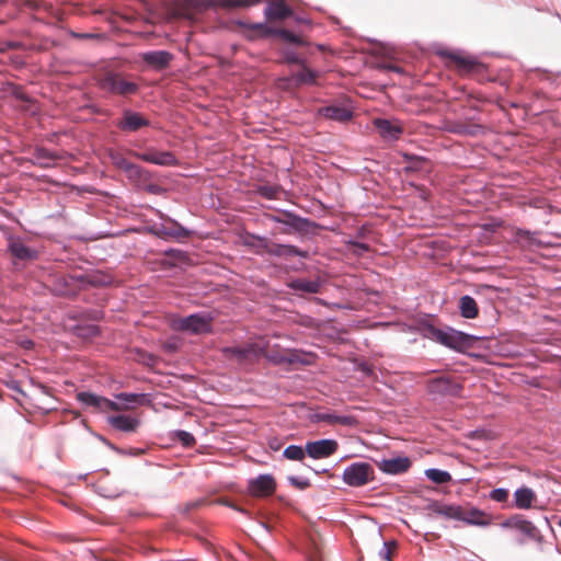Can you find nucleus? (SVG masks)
Returning <instances> with one entry per match:
<instances>
[{
  "mask_svg": "<svg viewBox=\"0 0 561 561\" xmlns=\"http://www.w3.org/2000/svg\"><path fill=\"white\" fill-rule=\"evenodd\" d=\"M424 332L426 337L432 339L442 345L460 353H465L469 348H472L474 344L482 339L481 336L468 334L450 327L440 329L434 327L433 324L426 325L424 328Z\"/></svg>",
  "mask_w": 561,
  "mask_h": 561,
  "instance_id": "obj_1",
  "label": "nucleus"
},
{
  "mask_svg": "<svg viewBox=\"0 0 561 561\" xmlns=\"http://www.w3.org/2000/svg\"><path fill=\"white\" fill-rule=\"evenodd\" d=\"M270 219L276 224L283 225L282 232L285 234L298 233L301 236H314L317 230L322 228L318 222L300 217L290 210H280L276 215H271Z\"/></svg>",
  "mask_w": 561,
  "mask_h": 561,
  "instance_id": "obj_2",
  "label": "nucleus"
},
{
  "mask_svg": "<svg viewBox=\"0 0 561 561\" xmlns=\"http://www.w3.org/2000/svg\"><path fill=\"white\" fill-rule=\"evenodd\" d=\"M99 87L106 93L122 98L135 95L139 91L138 83L115 71L105 72L99 80Z\"/></svg>",
  "mask_w": 561,
  "mask_h": 561,
  "instance_id": "obj_3",
  "label": "nucleus"
},
{
  "mask_svg": "<svg viewBox=\"0 0 561 561\" xmlns=\"http://www.w3.org/2000/svg\"><path fill=\"white\" fill-rule=\"evenodd\" d=\"M375 478L374 467L369 462L356 461L348 465L342 474L345 484L352 488L366 485Z\"/></svg>",
  "mask_w": 561,
  "mask_h": 561,
  "instance_id": "obj_4",
  "label": "nucleus"
},
{
  "mask_svg": "<svg viewBox=\"0 0 561 561\" xmlns=\"http://www.w3.org/2000/svg\"><path fill=\"white\" fill-rule=\"evenodd\" d=\"M427 393L432 400H442L445 398H456L461 396L462 386L449 377L439 376L432 378L426 383Z\"/></svg>",
  "mask_w": 561,
  "mask_h": 561,
  "instance_id": "obj_5",
  "label": "nucleus"
},
{
  "mask_svg": "<svg viewBox=\"0 0 561 561\" xmlns=\"http://www.w3.org/2000/svg\"><path fill=\"white\" fill-rule=\"evenodd\" d=\"M174 328L193 334L209 333L211 331V317L205 312L193 313L175 321Z\"/></svg>",
  "mask_w": 561,
  "mask_h": 561,
  "instance_id": "obj_6",
  "label": "nucleus"
},
{
  "mask_svg": "<svg viewBox=\"0 0 561 561\" xmlns=\"http://www.w3.org/2000/svg\"><path fill=\"white\" fill-rule=\"evenodd\" d=\"M115 126L124 133H136L144 127H149L150 121L139 112L125 108L121 118L115 122Z\"/></svg>",
  "mask_w": 561,
  "mask_h": 561,
  "instance_id": "obj_7",
  "label": "nucleus"
},
{
  "mask_svg": "<svg viewBox=\"0 0 561 561\" xmlns=\"http://www.w3.org/2000/svg\"><path fill=\"white\" fill-rule=\"evenodd\" d=\"M373 125L380 138L387 142L399 140L404 131L402 124L398 119L377 117L373 121Z\"/></svg>",
  "mask_w": 561,
  "mask_h": 561,
  "instance_id": "obj_8",
  "label": "nucleus"
},
{
  "mask_svg": "<svg viewBox=\"0 0 561 561\" xmlns=\"http://www.w3.org/2000/svg\"><path fill=\"white\" fill-rule=\"evenodd\" d=\"M339 443L333 438L308 440L306 443L307 456L312 459H323L336 453Z\"/></svg>",
  "mask_w": 561,
  "mask_h": 561,
  "instance_id": "obj_9",
  "label": "nucleus"
},
{
  "mask_svg": "<svg viewBox=\"0 0 561 561\" xmlns=\"http://www.w3.org/2000/svg\"><path fill=\"white\" fill-rule=\"evenodd\" d=\"M80 285L79 275H62L56 278L53 291L60 297L73 298L81 291Z\"/></svg>",
  "mask_w": 561,
  "mask_h": 561,
  "instance_id": "obj_10",
  "label": "nucleus"
},
{
  "mask_svg": "<svg viewBox=\"0 0 561 561\" xmlns=\"http://www.w3.org/2000/svg\"><path fill=\"white\" fill-rule=\"evenodd\" d=\"M222 354L228 359L243 364L259 358L261 348L256 344L249 343L242 346H227L222 348Z\"/></svg>",
  "mask_w": 561,
  "mask_h": 561,
  "instance_id": "obj_11",
  "label": "nucleus"
},
{
  "mask_svg": "<svg viewBox=\"0 0 561 561\" xmlns=\"http://www.w3.org/2000/svg\"><path fill=\"white\" fill-rule=\"evenodd\" d=\"M248 491L256 497H266L276 491V481L270 473L260 474L248 481Z\"/></svg>",
  "mask_w": 561,
  "mask_h": 561,
  "instance_id": "obj_12",
  "label": "nucleus"
},
{
  "mask_svg": "<svg viewBox=\"0 0 561 561\" xmlns=\"http://www.w3.org/2000/svg\"><path fill=\"white\" fill-rule=\"evenodd\" d=\"M135 156L144 162L160 167H175L179 164L178 158L171 151H160L154 148H149L145 152L136 153Z\"/></svg>",
  "mask_w": 561,
  "mask_h": 561,
  "instance_id": "obj_13",
  "label": "nucleus"
},
{
  "mask_svg": "<svg viewBox=\"0 0 561 561\" xmlns=\"http://www.w3.org/2000/svg\"><path fill=\"white\" fill-rule=\"evenodd\" d=\"M77 400L84 407H92L101 411L105 409L119 411L122 409L119 403L88 391L78 392Z\"/></svg>",
  "mask_w": 561,
  "mask_h": 561,
  "instance_id": "obj_14",
  "label": "nucleus"
},
{
  "mask_svg": "<svg viewBox=\"0 0 561 561\" xmlns=\"http://www.w3.org/2000/svg\"><path fill=\"white\" fill-rule=\"evenodd\" d=\"M146 66L154 71L167 69L173 60V55L168 50H148L140 54Z\"/></svg>",
  "mask_w": 561,
  "mask_h": 561,
  "instance_id": "obj_15",
  "label": "nucleus"
},
{
  "mask_svg": "<svg viewBox=\"0 0 561 561\" xmlns=\"http://www.w3.org/2000/svg\"><path fill=\"white\" fill-rule=\"evenodd\" d=\"M249 28L254 31H260L264 36H279L285 42L301 46L304 45V41L300 36L296 35L291 31L285 28H273L265 23H252L249 25Z\"/></svg>",
  "mask_w": 561,
  "mask_h": 561,
  "instance_id": "obj_16",
  "label": "nucleus"
},
{
  "mask_svg": "<svg viewBox=\"0 0 561 561\" xmlns=\"http://www.w3.org/2000/svg\"><path fill=\"white\" fill-rule=\"evenodd\" d=\"M411 467V460L407 456L383 458L378 462V468L386 474L397 476L404 473Z\"/></svg>",
  "mask_w": 561,
  "mask_h": 561,
  "instance_id": "obj_17",
  "label": "nucleus"
},
{
  "mask_svg": "<svg viewBox=\"0 0 561 561\" xmlns=\"http://www.w3.org/2000/svg\"><path fill=\"white\" fill-rule=\"evenodd\" d=\"M8 251L10 254L20 261H33L38 257V251L34 248H30L18 238H10L8 243Z\"/></svg>",
  "mask_w": 561,
  "mask_h": 561,
  "instance_id": "obj_18",
  "label": "nucleus"
},
{
  "mask_svg": "<svg viewBox=\"0 0 561 561\" xmlns=\"http://www.w3.org/2000/svg\"><path fill=\"white\" fill-rule=\"evenodd\" d=\"M79 276L81 290L89 287H105L113 283V277L102 271H93L87 274H80Z\"/></svg>",
  "mask_w": 561,
  "mask_h": 561,
  "instance_id": "obj_19",
  "label": "nucleus"
},
{
  "mask_svg": "<svg viewBox=\"0 0 561 561\" xmlns=\"http://www.w3.org/2000/svg\"><path fill=\"white\" fill-rule=\"evenodd\" d=\"M268 255L276 256V257H283V259H289L294 256H298L301 259H307L309 253L306 250H301L293 244H282L273 242L270 248Z\"/></svg>",
  "mask_w": 561,
  "mask_h": 561,
  "instance_id": "obj_20",
  "label": "nucleus"
},
{
  "mask_svg": "<svg viewBox=\"0 0 561 561\" xmlns=\"http://www.w3.org/2000/svg\"><path fill=\"white\" fill-rule=\"evenodd\" d=\"M501 526L503 528H514L522 533L528 538L534 539L537 536V527L529 520L522 518L520 516H513L504 520Z\"/></svg>",
  "mask_w": 561,
  "mask_h": 561,
  "instance_id": "obj_21",
  "label": "nucleus"
},
{
  "mask_svg": "<svg viewBox=\"0 0 561 561\" xmlns=\"http://www.w3.org/2000/svg\"><path fill=\"white\" fill-rule=\"evenodd\" d=\"M267 20H284L293 15L291 9L284 0L270 1L264 10Z\"/></svg>",
  "mask_w": 561,
  "mask_h": 561,
  "instance_id": "obj_22",
  "label": "nucleus"
},
{
  "mask_svg": "<svg viewBox=\"0 0 561 561\" xmlns=\"http://www.w3.org/2000/svg\"><path fill=\"white\" fill-rule=\"evenodd\" d=\"M107 422L115 430L125 433L135 432L140 424L138 419L125 414L108 416Z\"/></svg>",
  "mask_w": 561,
  "mask_h": 561,
  "instance_id": "obj_23",
  "label": "nucleus"
},
{
  "mask_svg": "<svg viewBox=\"0 0 561 561\" xmlns=\"http://www.w3.org/2000/svg\"><path fill=\"white\" fill-rule=\"evenodd\" d=\"M447 130L461 136H478L483 134V126L480 124H468L462 121L449 122Z\"/></svg>",
  "mask_w": 561,
  "mask_h": 561,
  "instance_id": "obj_24",
  "label": "nucleus"
},
{
  "mask_svg": "<svg viewBox=\"0 0 561 561\" xmlns=\"http://www.w3.org/2000/svg\"><path fill=\"white\" fill-rule=\"evenodd\" d=\"M313 420L316 422H324L330 425L341 424L344 426H354L356 424V419L352 415H340L328 412L316 413Z\"/></svg>",
  "mask_w": 561,
  "mask_h": 561,
  "instance_id": "obj_25",
  "label": "nucleus"
},
{
  "mask_svg": "<svg viewBox=\"0 0 561 561\" xmlns=\"http://www.w3.org/2000/svg\"><path fill=\"white\" fill-rule=\"evenodd\" d=\"M430 510L440 516L448 519L460 520L462 517V507L454 504L433 503L430 505Z\"/></svg>",
  "mask_w": 561,
  "mask_h": 561,
  "instance_id": "obj_26",
  "label": "nucleus"
},
{
  "mask_svg": "<svg viewBox=\"0 0 561 561\" xmlns=\"http://www.w3.org/2000/svg\"><path fill=\"white\" fill-rule=\"evenodd\" d=\"M288 287L295 293L318 294L321 282L319 279L295 278L288 283Z\"/></svg>",
  "mask_w": 561,
  "mask_h": 561,
  "instance_id": "obj_27",
  "label": "nucleus"
},
{
  "mask_svg": "<svg viewBox=\"0 0 561 561\" xmlns=\"http://www.w3.org/2000/svg\"><path fill=\"white\" fill-rule=\"evenodd\" d=\"M462 517L463 518H460V520L468 525L482 526V527L490 525V520L486 517L485 513L476 507H470L469 510L463 508Z\"/></svg>",
  "mask_w": 561,
  "mask_h": 561,
  "instance_id": "obj_28",
  "label": "nucleus"
},
{
  "mask_svg": "<svg viewBox=\"0 0 561 561\" xmlns=\"http://www.w3.org/2000/svg\"><path fill=\"white\" fill-rule=\"evenodd\" d=\"M513 496L514 505L519 510L529 508L536 497L535 492L527 486H522L515 490Z\"/></svg>",
  "mask_w": 561,
  "mask_h": 561,
  "instance_id": "obj_29",
  "label": "nucleus"
},
{
  "mask_svg": "<svg viewBox=\"0 0 561 561\" xmlns=\"http://www.w3.org/2000/svg\"><path fill=\"white\" fill-rule=\"evenodd\" d=\"M459 310L461 317L474 319L479 313L477 301L469 295H465L459 300Z\"/></svg>",
  "mask_w": 561,
  "mask_h": 561,
  "instance_id": "obj_30",
  "label": "nucleus"
},
{
  "mask_svg": "<svg viewBox=\"0 0 561 561\" xmlns=\"http://www.w3.org/2000/svg\"><path fill=\"white\" fill-rule=\"evenodd\" d=\"M323 115L333 121L346 122L351 119L353 114L344 106L330 105L323 108Z\"/></svg>",
  "mask_w": 561,
  "mask_h": 561,
  "instance_id": "obj_31",
  "label": "nucleus"
},
{
  "mask_svg": "<svg viewBox=\"0 0 561 561\" xmlns=\"http://www.w3.org/2000/svg\"><path fill=\"white\" fill-rule=\"evenodd\" d=\"M167 221V231H173V234H167V239H175L181 240L188 238L192 234V231L187 228L183 227L181 224H179L176 220L165 216Z\"/></svg>",
  "mask_w": 561,
  "mask_h": 561,
  "instance_id": "obj_32",
  "label": "nucleus"
},
{
  "mask_svg": "<svg viewBox=\"0 0 561 561\" xmlns=\"http://www.w3.org/2000/svg\"><path fill=\"white\" fill-rule=\"evenodd\" d=\"M445 55L456 62L460 71L471 72L480 65L476 59L470 57H462L457 53H447Z\"/></svg>",
  "mask_w": 561,
  "mask_h": 561,
  "instance_id": "obj_33",
  "label": "nucleus"
},
{
  "mask_svg": "<svg viewBox=\"0 0 561 561\" xmlns=\"http://www.w3.org/2000/svg\"><path fill=\"white\" fill-rule=\"evenodd\" d=\"M71 332L78 337L91 339L100 334V329L95 324L82 323L73 325Z\"/></svg>",
  "mask_w": 561,
  "mask_h": 561,
  "instance_id": "obj_34",
  "label": "nucleus"
},
{
  "mask_svg": "<svg viewBox=\"0 0 561 561\" xmlns=\"http://www.w3.org/2000/svg\"><path fill=\"white\" fill-rule=\"evenodd\" d=\"M318 77V72L309 69L302 64V68L293 75V79L295 80L297 85L301 84H313Z\"/></svg>",
  "mask_w": 561,
  "mask_h": 561,
  "instance_id": "obj_35",
  "label": "nucleus"
},
{
  "mask_svg": "<svg viewBox=\"0 0 561 561\" xmlns=\"http://www.w3.org/2000/svg\"><path fill=\"white\" fill-rule=\"evenodd\" d=\"M147 394L145 393H131V392H119L115 394V399L118 401H122L126 404V407L129 405H141L144 404L146 400Z\"/></svg>",
  "mask_w": 561,
  "mask_h": 561,
  "instance_id": "obj_36",
  "label": "nucleus"
},
{
  "mask_svg": "<svg viewBox=\"0 0 561 561\" xmlns=\"http://www.w3.org/2000/svg\"><path fill=\"white\" fill-rule=\"evenodd\" d=\"M306 455V446L302 447L300 445H288L283 451L284 458L294 461H302Z\"/></svg>",
  "mask_w": 561,
  "mask_h": 561,
  "instance_id": "obj_37",
  "label": "nucleus"
},
{
  "mask_svg": "<svg viewBox=\"0 0 561 561\" xmlns=\"http://www.w3.org/2000/svg\"><path fill=\"white\" fill-rule=\"evenodd\" d=\"M425 476L432 482L437 484H445L451 480V476L446 470H440L437 468H430L425 470Z\"/></svg>",
  "mask_w": 561,
  "mask_h": 561,
  "instance_id": "obj_38",
  "label": "nucleus"
},
{
  "mask_svg": "<svg viewBox=\"0 0 561 561\" xmlns=\"http://www.w3.org/2000/svg\"><path fill=\"white\" fill-rule=\"evenodd\" d=\"M267 359L275 365L302 363L297 354L283 355L280 353L268 354Z\"/></svg>",
  "mask_w": 561,
  "mask_h": 561,
  "instance_id": "obj_39",
  "label": "nucleus"
},
{
  "mask_svg": "<svg viewBox=\"0 0 561 561\" xmlns=\"http://www.w3.org/2000/svg\"><path fill=\"white\" fill-rule=\"evenodd\" d=\"M159 216L163 221L151 225L148 231L156 237L167 239V234H173V231H167L165 216L160 211Z\"/></svg>",
  "mask_w": 561,
  "mask_h": 561,
  "instance_id": "obj_40",
  "label": "nucleus"
},
{
  "mask_svg": "<svg viewBox=\"0 0 561 561\" xmlns=\"http://www.w3.org/2000/svg\"><path fill=\"white\" fill-rule=\"evenodd\" d=\"M256 192L260 196L266 199H275L279 194V187L277 185H259Z\"/></svg>",
  "mask_w": 561,
  "mask_h": 561,
  "instance_id": "obj_41",
  "label": "nucleus"
},
{
  "mask_svg": "<svg viewBox=\"0 0 561 561\" xmlns=\"http://www.w3.org/2000/svg\"><path fill=\"white\" fill-rule=\"evenodd\" d=\"M259 2L260 0H218V3L226 8H248Z\"/></svg>",
  "mask_w": 561,
  "mask_h": 561,
  "instance_id": "obj_42",
  "label": "nucleus"
},
{
  "mask_svg": "<svg viewBox=\"0 0 561 561\" xmlns=\"http://www.w3.org/2000/svg\"><path fill=\"white\" fill-rule=\"evenodd\" d=\"M252 238L255 242L251 243V245L257 248V253L268 254L273 242L262 236H252Z\"/></svg>",
  "mask_w": 561,
  "mask_h": 561,
  "instance_id": "obj_43",
  "label": "nucleus"
},
{
  "mask_svg": "<svg viewBox=\"0 0 561 561\" xmlns=\"http://www.w3.org/2000/svg\"><path fill=\"white\" fill-rule=\"evenodd\" d=\"M346 244L353 248V254L357 256H362L363 254L370 251V247L368 243L357 241L355 239H350L346 241Z\"/></svg>",
  "mask_w": 561,
  "mask_h": 561,
  "instance_id": "obj_44",
  "label": "nucleus"
},
{
  "mask_svg": "<svg viewBox=\"0 0 561 561\" xmlns=\"http://www.w3.org/2000/svg\"><path fill=\"white\" fill-rule=\"evenodd\" d=\"M508 490L507 489H504V488H496V489H493L490 491L489 493V497L494 501V502H499V503H503V502H506L507 499H508Z\"/></svg>",
  "mask_w": 561,
  "mask_h": 561,
  "instance_id": "obj_45",
  "label": "nucleus"
},
{
  "mask_svg": "<svg viewBox=\"0 0 561 561\" xmlns=\"http://www.w3.org/2000/svg\"><path fill=\"white\" fill-rule=\"evenodd\" d=\"M125 174L130 181L136 182L139 178L147 176V170L134 163Z\"/></svg>",
  "mask_w": 561,
  "mask_h": 561,
  "instance_id": "obj_46",
  "label": "nucleus"
},
{
  "mask_svg": "<svg viewBox=\"0 0 561 561\" xmlns=\"http://www.w3.org/2000/svg\"><path fill=\"white\" fill-rule=\"evenodd\" d=\"M178 440L185 447H190L195 443V437L190 432L179 430L175 433Z\"/></svg>",
  "mask_w": 561,
  "mask_h": 561,
  "instance_id": "obj_47",
  "label": "nucleus"
},
{
  "mask_svg": "<svg viewBox=\"0 0 561 561\" xmlns=\"http://www.w3.org/2000/svg\"><path fill=\"white\" fill-rule=\"evenodd\" d=\"M287 480L290 485L296 486L299 490H306L310 486V481L307 478L289 476Z\"/></svg>",
  "mask_w": 561,
  "mask_h": 561,
  "instance_id": "obj_48",
  "label": "nucleus"
},
{
  "mask_svg": "<svg viewBox=\"0 0 561 561\" xmlns=\"http://www.w3.org/2000/svg\"><path fill=\"white\" fill-rule=\"evenodd\" d=\"M113 163L125 173L129 170V167L134 164L121 154L113 157Z\"/></svg>",
  "mask_w": 561,
  "mask_h": 561,
  "instance_id": "obj_49",
  "label": "nucleus"
},
{
  "mask_svg": "<svg viewBox=\"0 0 561 561\" xmlns=\"http://www.w3.org/2000/svg\"><path fill=\"white\" fill-rule=\"evenodd\" d=\"M144 191L152 195H162L165 193V190L161 185L152 182L146 184Z\"/></svg>",
  "mask_w": 561,
  "mask_h": 561,
  "instance_id": "obj_50",
  "label": "nucleus"
},
{
  "mask_svg": "<svg viewBox=\"0 0 561 561\" xmlns=\"http://www.w3.org/2000/svg\"><path fill=\"white\" fill-rule=\"evenodd\" d=\"M285 60L288 64H296V65H302L304 64V61L300 58V56L296 51H294V50H287L285 53Z\"/></svg>",
  "mask_w": 561,
  "mask_h": 561,
  "instance_id": "obj_51",
  "label": "nucleus"
},
{
  "mask_svg": "<svg viewBox=\"0 0 561 561\" xmlns=\"http://www.w3.org/2000/svg\"><path fill=\"white\" fill-rule=\"evenodd\" d=\"M164 254L173 256L176 260H184L186 257V253L184 251L173 248L165 250Z\"/></svg>",
  "mask_w": 561,
  "mask_h": 561,
  "instance_id": "obj_52",
  "label": "nucleus"
},
{
  "mask_svg": "<svg viewBox=\"0 0 561 561\" xmlns=\"http://www.w3.org/2000/svg\"><path fill=\"white\" fill-rule=\"evenodd\" d=\"M150 180L151 173L147 170V176L139 178L136 182H134V184L138 190L144 191L146 184H148Z\"/></svg>",
  "mask_w": 561,
  "mask_h": 561,
  "instance_id": "obj_53",
  "label": "nucleus"
},
{
  "mask_svg": "<svg viewBox=\"0 0 561 561\" xmlns=\"http://www.w3.org/2000/svg\"><path fill=\"white\" fill-rule=\"evenodd\" d=\"M390 545H394V542H383V546L379 551V556L387 561H390Z\"/></svg>",
  "mask_w": 561,
  "mask_h": 561,
  "instance_id": "obj_54",
  "label": "nucleus"
},
{
  "mask_svg": "<svg viewBox=\"0 0 561 561\" xmlns=\"http://www.w3.org/2000/svg\"><path fill=\"white\" fill-rule=\"evenodd\" d=\"M531 234L533 233L529 230H525V229H522V228H517L515 230V238L517 240L529 239Z\"/></svg>",
  "mask_w": 561,
  "mask_h": 561,
  "instance_id": "obj_55",
  "label": "nucleus"
},
{
  "mask_svg": "<svg viewBox=\"0 0 561 561\" xmlns=\"http://www.w3.org/2000/svg\"><path fill=\"white\" fill-rule=\"evenodd\" d=\"M71 35L76 38H81V39L95 38V37L100 36L99 34H94V33H76V32H72Z\"/></svg>",
  "mask_w": 561,
  "mask_h": 561,
  "instance_id": "obj_56",
  "label": "nucleus"
},
{
  "mask_svg": "<svg viewBox=\"0 0 561 561\" xmlns=\"http://www.w3.org/2000/svg\"><path fill=\"white\" fill-rule=\"evenodd\" d=\"M37 157H38V158H46V157H49V158H50L51 156H49V154H48V151H47V150H45V149H39V150H37Z\"/></svg>",
  "mask_w": 561,
  "mask_h": 561,
  "instance_id": "obj_57",
  "label": "nucleus"
},
{
  "mask_svg": "<svg viewBox=\"0 0 561 561\" xmlns=\"http://www.w3.org/2000/svg\"><path fill=\"white\" fill-rule=\"evenodd\" d=\"M387 68L391 71H396V72H402V69L398 66H394V65H389L387 66Z\"/></svg>",
  "mask_w": 561,
  "mask_h": 561,
  "instance_id": "obj_58",
  "label": "nucleus"
},
{
  "mask_svg": "<svg viewBox=\"0 0 561 561\" xmlns=\"http://www.w3.org/2000/svg\"><path fill=\"white\" fill-rule=\"evenodd\" d=\"M297 23L310 24V21L306 18L296 16Z\"/></svg>",
  "mask_w": 561,
  "mask_h": 561,
  "instance_id": "obj_59",
  "label": "nucleus"
},
{
  "mask_svg": "<svg viewBox=\"0 0 561 561\" xmlns=\"http://www.w3.org/2000/svg\"><path fill=\"white\" fill-rule=\"evenodd\" d=\"M96 314H98V311H95V310H90L87 312V317L93 318V319H96Z\"/></svg>",
  "mask_w": 561,
  "mask_h": 561,
  "instance_id": "obj_60",
  "label": "nucleus"
},
{
  "mask_svg": "<svg viewBox=\"0 0 561 561\" xmlns=\"http://www.w3.org/2000/svg\"><path fill=\"white\" fill-rule=\"evenodd\" d=\"M101 440H102L103 443H105L108 447H111L112 449L117 450V448H116L114 445H112L111 443H108L105 438L101 437Z\"/></svg>",
  "mask_w": 561,
  "mask_h": 561,
  "instance_id": "obj_61",
  "label": "nucleus"
},
{
  "mask_svg": "<svg viewBox=\"0 0 561 561\" xmlns=\"http://www.w3.org/2000/svg\"><path fill=\"white\" fill-rule=\"evenodd\" d=\"M69 318L76 320V319L79 318V313H77V312L76 313H71V314H69Z\"/></svg>",
  "mask_w": 561,
  "mask_h": 561,
  "instance_id": "obj_62",
  "label": "nucleus"
},
{
  "mask_svg": "<svg viewBox=\"0 0 561 561\" xmlns=\"http://www.w3.org/2000/svg\"><path fill=\"white\" fill-rule=\"evenodd\" d=\"M357 236L360 238L364 237V228L358 230Z\"/></svg>",
  "mask_w": 561,
  "mask_h": 561,
  "instance_id": "obj_63",
  "label": "nucleus"
},
{
  "mask_svg": "<svg viewBox=\"0 0 561 561\" xmlns=\"http://www.w3.org/2000/svg\"><path fill=\"white\" fill-rule=\"evenodd\" d=\"M11 388L14 390H20V388L18 386H12Z\"/></svg>",
  "mask_w": 561,
  "mask_h": 561,
  "instance_id": "obj_64",
  "label": "nucleus"
}]
</instances>
